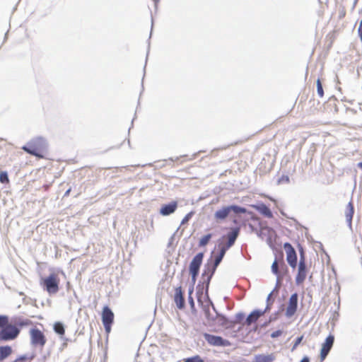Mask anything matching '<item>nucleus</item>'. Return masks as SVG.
<instances>
[{
  "mask_svg": "<svg viewBox=\"0 0 362 362\" xmlns=\"http://www.w3.org/2000/svg\"><path fill=\"white\" fill-rule=\"evenodd\" d=\"M47 146L46 140L42 137H37L32 139L26 145L23 146L22 149L32 156L42 158V153L46 151Z\"/></svg>",
  "mask_w": 362,
  "mask_h": 362,
  "instance_id": "f257e3e1",
  "label": "nucleus"
},
{
  "mask_svg": "<svg viewBox=\"0 0 362 362\" xmlns=\"http://www.w3.org/2000/svg\"><path fill=\"white\" fill-rule=\"evenodd\" d=\"M246 211L247 209L245 207L238 205L225 206L214 213V218L216 221H223L229 216L231 214L237 215L245 214Z\"/></svg>",
  "mask_w": 362,
  "mask_h": 362,
  "instance_id": "f03ea898",
  "label": "nucleus"
},
{
  "mask_svg": "<svg viewBox=\"0 0 362 362\" xmlns=\"http://www.w3.org/2000/svg\"><path fill=\"white\" fill-rule=\"evenodd\" d=\"M20 329L16 326L9 324L2 327L0 330V341L14 340L20 334Z\"/></svg>",
  "mask_w": 362,
  "mask_h": 362,
  "instance_id": "7ed1b4c3",
  "label": "nucleus"
},
{
  "mask_svg": "<svg viewBox=\"0 0 362 362\" xmlns=\"http://www.w3.org/2000/svg\"><path fill=\"white\" fill-rule=\"evenodd\" d=\"M217 267H214V264L209 260H207L206 263L204 266L202 278L203 279V284H205L206 293H208L209 284L211 279L214 274Z\"/></svg>",
  "mask_w": 362,
  "mask_h": 362,
  "instance_id": "20e7f679",
  "label": "nucleus"
},
{
  "mask_svg": "<svg viewBox=\"0 0 362 362\" xmlns=\"http://www.w3.org/2000/svg\"><path fill=\"white\" fill-rule=\"evenodd\" d=\"M44 289L49 294L56 293L59 291V279L55 274H51L42 279Z\"/></svg>",
  "mask_w": 362,
  "mask_h": 362,
  "instance_id": "39448f33",
  "label": "nucleus"
},
{
  "mask_svg": "<svg viewBox=\"0 0 362 362\" xmlns=\"http://www.w3.org/2000/svg\"><path fill=\"white\" fill-rule=\"evenodd\" d=\"M204 339L211 346L226 347L231 345V343L221 336H216L209 333L203 334Z\"/></svg>",
  "mask_w": 362,
  "mask_h": 362,
  "instance_id": "423d86ee",
  "label": "nucleus"
},
{
  "mask_svg": "<svg viewBox=\"0 0 362 362\" xmlns=\"http://www.w3.org/2000/svg\"><path fill=\"white\" fill-rule=\"evenodd\" d=\"M114 321V313L108 306H105L102 312V322L107 333L110 332Z\"/></svg>",
  "mask_w": 362,
  "mask_h": 362,
  "instance_id": "0eeeda50",
  "label": "nucleus"
},
{
  "mask_svg": "<svg viewBox=\"0 0 362 362\" xmlns=\"http://www.w3.org/2000/svg\"><path fill=\"white\" fill-rule=\"evenodd\" d=\"M30 342L33 346L40 345L44 346L46 344V338L43 332L37 328H32L30 330Z\"/></svg>",
  "mask_w": 362,
  "mask_h": 362,
  "instance_id": "6e6552de",
  "label": "nucleus"
},
{
  "mask_svg": "<svg viewBox=\"0 0 362 362\" xmlns=\"http://www.w3.org/2000/svg\"><path fill=\"white\" fill-rule=\"evenodd\" d=\"M239 232V228H233L226 235L227 242L226 243H223L222 242L218 243L220 249H224L226 252V251L235 244V240L238 237Z\"/></svg>",
  "mask_w": 362,
  "mask_h": 362,
  "instance_id": "1a4fd4ad",
  "label": "nucleus"
},
{
  "mask_svg": "<svg viewBox=\"0 0 362 362\" xmlns=\"http://www.w3.org/2000/svg\"><path fill=\"white\" fill-rule=\"evenodd\" d=\"M239 232V228H233L226 235L227 242L226 243H223L222 242L218 243L220 249H224L226 252V251L235 244V240L238 237Z\"/></svg>",
  "mask_w": 362,
  "mask_h": 362,
  "instance_id": "9d476101",
  "label": "nucleus"
},
{
  "mask_svg": "<svg viewBox=\"0 0 362 362\" xmlns=\"http://www.w3.org/2000/svg\"><path fill=\"white\" fill-rule=\"evenodd\" d=\"M284 248L286 252V260L292 268H296L297 265V254L293 247L289 243L284 244Z\"/></svg>",
  "mask_w": 362,
  "mask_h": 362,
  "instance_id": "9b49d317",
  "label": "nucleus"
},
{
  "mask_svg": "<svg viewBox=\"0 0 362 362\" xmlns=\"http://www.w3.org/2000/svg\"><path fill=\"white\" fill-rule=\"evenodd\" d=\"M334 342V337L332 334H329L326 339L325 342L322 345V349L320 351V359L321 361H324L327 355L329 354L330 350L332 349L333 344Z\"/></svg>",
  "mask_w": 362,
  "mask_h": 362,
  "instance_id": "f8f14e48",
  "label": "nucleus"
},
{
  "mask_svg": "<svg viewBox=\"0 0 362 362\" xmlns=\"http://www.w3.org/2000/svg\"><path fill=\"white\" fill-rule=\"evenodd\" d=\"M298 296L297 293H293L288 300V304L286 310V316L291 317L296 313L298 308Z\"/></svg>",
  "mask_w": 362,
  "mask_h": 362,
  "instance_id": "ddd939ff",
  "label": "nucleus"
},
{
  "mask_svg": "<svg viewBox=\"0 0 362 362\" xmlns=\"http://www.w3.org/2000/svg\"><path fill=\"white\" fill-rule=\"evenodd\" d=\"M204 258V253L199 252L197 253L192 259L189 264V273L195 274V273L199 272V269L202 265V261Z\"/></svg>",
  "mask_w": 362,
  "mask_h": 362,
  "instance_id": "4468645a",
  "label": "nucleus"
},
{
  "mask_svg": "<svg viewBox=\"0 0 362 362\" xmlns=\"http://www.w3.org/2000/svg\"><path fill=\"white\" fill-rule=\"evenodd\" d=\"M210 303L212 305L213 310L216 313V317H217V321H218V325H220L223 327H225L226 328L233 327L234 325V322H233L232 320H229L225 315L218 313L216 311L213 303L211 301H210Z\"/></svg>",
  "mask_w": 362,
  "mask_h": 362,
  "instance_id": "2eb2a0df",
  "label": "nucleus"
},
{
  "mask_svg": "<svg viewBox=\"0 0 362 362\" xmlns=\"http://www.w3.org/2000/svg\"><path fill=\"white\" fill-rule=\"evenodd\" d=\"M177 208V202L176 201L171 202L168 204H163L160 209V214L163 216H169L173 214Z\"/></svg>",
  "mask_w": 362,
  "mask_h": 362,
  "instance_id": "dca6fc26",
  "label": "nucleus"
},
{
  "mask_svg": "<svg viewBox=\"0 0 362 362\" xmlns=\"http://www.w3.org/2000/svg\"><path fill=\"white\" fill-rule=\"evenodd\" d=\"M354 214V207L352 202H349L344 209V216L349 228L352 230V218Z\"/></svg>",
  "mask_w": 362,
  "mask_h": 362,
  "instance_id": "f3484780",
  "label": "nucleus"
},
{
  "mask_svg": "<svg viewBox=\"0 0 362 362\" xmlns=\"http://www.w3.org/2000/svg\"><path fill=\"white\" fill-rule=\"evenodd\" d=\"M174 300L178 309L182 310L185 308V301L181 286L175 288Z\"/></svg>",
  "mask_w": 362,
  "mask_h": 362,
  "instance_id": "a211bd4d",
  "label": "nucleus"
},
{
  "mask_svg": "<svg viewBox=\"0 0 362 362\" xmlns=\"http://www.w3.org/2000/svg\"><path fill=\"white\" fill-rule=\"evenodd\" d=\"M307 275V266L306 264H298V274L296 276V283L300 285L304 282Z\"/></svg>",
  "mask_w": 362,
  "mask_h": 362,
  "instance_id": "6ab92c4d",
  "label": "nucleus"
},
{
  "mask_svg": "<svg viewBox=\"0 0 362 362\" xmlns=\"http://www.w3.org/2000/svg\"><path fill=\"white\" fill-rule=\"evenodd\" d=\"M266 313V310H255L246 318L245 324L250 325L255 322L262 315Z\"/></svg>",
  "mask_w": 362,
  "mask_h": 362,
  "instance_id": "aec40b11",
  "label": "nucleus"
},
{
  "mask_svg": "<svg viewBox=\"0 0 362 362\" xmlns=\"http://www.w3.org/2000/svg\"><path fill=\"white\" fill-rule=\"evenodd\" d=\"M272 271L276 276V283L274 290H277L280 288L281 281L283 279V275H281L280 274L279 266L276 260H274V262H273V264L272 265Z\"/></svg>",
  "mask_w": 362,
  "mask_h": 362,
  "instance_id": "412c9836",
  "label": "nucleus"
},
{
  "mask_svg": "<svg viewBox=\"0 0 362 362\" xmlns=\"http://www.w3.org/2000/svg\"><path fill=\"white\" fill-rule=\"evenodd\" d=\"M256 209L261 214H262L265 217L269 218L273 217L272 211L264 204H260L259 205L257 206Z\"/></svg>",
  "mask_w": 362,
  "mask_h": 362,
  "instance_id": "4be33fe9",
  "label": "nucleus"
},
{
  "mask_svg": "<svg viewBox=\"0 0 362 362\" xmlns=\"http://www.w3.org/2000/svg\"><path fill=\"white\" fill-rule=\"evenodd\" d=\"M225 255H226L225 250L220 249L218 254L215 257L214 259H212V257H211L208 260H209L211 263H213L214 267H218L219 264L221 262L223 258L224 257Z\"/></svg>",
  "mask_w": 362,
  "mask_h": 362,
  "instance_id": "5701e85b",
  "label": "nucleus"
},
{
  "mask_svg": "<svg viewBox=\"0 0 362 362\" xmlns=\"http://www.w3.org/2000/svg\"><path fill=\"white\" fill-rule=\"evenodd\" d=\"M12 353V349L10 346H0V361H4Z\"/></svg>",
  "mask_w": 362,
  "mask_h": 362,
  "instance_id": "b1692460",
  "label": "nucleus"
},
{
  "mask_svg": "<svg viewBox=\"0 0 362 362\" xmlns=\"http://www.w3.org/2000/svg\"><path fill=\"white\" fill-rule=\"evenodd\" d=\"M274 360V356L272 354H259L255 356L256 362H272Z\"/></svg>",
  "mask_w": 362,
  "mask_h": 362,
  "instance_id": "393cba45",
  "label": "nucleus"
},
{
  "mask_svg": "<svg viewBox=\"0 0 362 362\" xmlns=\"http://www.w3.org/2000/svg\"><path fill=\"white\" fill-rule=\"evenodd\" d=\"M53 329L54 331L61 337H62L65 333L64 325L60 322H55L54 324Z\"/></svg>",
  "mask_w": 362,
  "mask_h": 362,
  "instance_id": "a878e982",
  "label": "nucleus"
},
{
  "mask_svg": "<svg viewBox=\"0 0 362 362\" xmlns=\"http://www.w3.org/2000/svg\"><path fill=\"white\" fill-rule=\"evenodd\" d=\"M32 323V322L28 319H22V318H17L14 320V325L15 326L23 327L30 325Z\"/></svg>",
  "mask_w": 362,
  "mask_h": 362,
  "instance_id": "bb28decb",
  "label": "nucleus"
},
{
  "mask_svg": "<svg viewBox=\"0 0 362 362\" xmlns=\"http://www.w3.org/2000/svg\"><path fill=\"white\" fill-rule=\"evenodd\" d=\"M211 238V234H210V233L206 234V235H204L203 237H202V238L200 239L199 243V246L204 247V246L206 245L209 243Z\"/></svg>",
  "mask_w": 362,
  "mask_h": 362,
  "instance_id": "cd10ccee",
  "label": "nucleus"
},
{
  "mask_svg": "<svg viewBox=\"0 0 362 362\" xmlns=\"http://www.w3.org/2000/svg\"><path fill=\"white\" fill-rule=\"evenodd\" d=\"M279 289L277 290H273L267 296V306L265 308V309L264 310H266V312H267L268 310H270V305L271 304L274 302V300H272V296L274 292L275 291H278Z\"/></svg>",
  "mask_w": 362,
  "mask_h": 362,
  "instance_id": "c85d7f7f",
  "label": "nucleus"
},
{
  "mask_svg": "<svg viewBox=\"0 0 362 362\" xmlns=\"http://www.w3.org/2000/svg\"><path fill=\"white\" fill-rule=\"evenodd\" d=\"M9 322L8 317L6 315H0V328L1 329L2 327L7 325V324Z\"/></svg>",
  "mask_w": 362,
  "mask_h": 362,
  "instance_id": "c756f323",
  "label": "nucleus"
},
{
  "mask_svg": "<svg viewBox=\"0 0 362 362\" xmlns=\"http://www.w3.org/2000/svg\"><path fill=\"white\" fill-rule=\"evenodd\" d=\"M317 92L318 95L322 98L324 95L323 88L320 79L317 80Z\"/></svg>",
  "mask_w": 362,
  "mask_h": 362,
  "instance_id": "7c9ffc66",
  "label": "nucleus"
},
{
  "mask_svg": "<svg viewBox=\"0 0 362 362\" xmlns=\"http://www.w3.org/2000/svg\"><path fill=\"white\" fill-rule=\"evenodd\" d=\"M184 362H204V360L198 355L188 358Z\"/></svg>",
  "mask_w": 362,
  "mask_h": 362,
  "instance_id": "2f4dec72",
  "label": "nucleus"
},
{
  "mask_svg": "<svg viewBox=\"0 0 362 362\" xmlns=\"http://www.w3.org/2000/svg\"><path fill=\"white\" fill-rule=\"evenodd\" d=\"M8 173L6 171H2L0 173V182L1 183H6L8 182Z\"/></svg>",
  "mask_w": 362,
  "mask_h": 362,
  "instance_id": "473e14b6",
  "label": "nucleus"
},
{
  "mask_svg": "<svg viewBox=\"0 0 362 362\" xmlns=\"http://www.w3.org/2000/svg\"><path fill=\"white\" fill-rule=\"evenodd\" d=\"M194 215V211H190L188 214L185 215V216L183 218V219L181 221V225H184L187 223L192 217Z\"/></svg>",
  "mask_w": 362,
  "mask_h": 362,
  "instance_id": "72a5a7b5",
  "label": "nucleus"
},
{
  "mask_svg": "<svg viewBox=\"0 0 362 362\" xmlns=\"http://www.w3.org/2000/svg\"><path fill=\"white\" fill-rule=\"evenodd\" d=\"M245 318V314L243 313H238L235 315V320L233 321L234 324L240 322Z\"/></svg>",
  "mask_w": 362,
  "mask_h": 362,
  "instance_id": "f704fd0d",
  "label": "nucleus"
},
{
  "mask_svg": "<svg viewBox=\"0 0 362 362\" xmlns=\"http://www.w3.org/2000/svg\"><path fill=\"white\" fill-rule=\"evenodd\" d=\"M299 252H300V260H299V263L298 264L303 263V264H305V253H304L303 250L302 248H300Z\"/></svg>",
  "mask_w": 362,
  "mask_h": 362,
  "instance_id": "c9c22d12",
  "label": "nucleus"
},
{
  "mask_svg": "<svg viewBox=\"0 0 362 362\" xmlns=\"http://www.w3.org/2000/svg\"><path fill=\"white\" fill-rule=\"evenodd\" d=\"M204 314H205L206 317L209 320H214V317L213 316H211V314H210V310H209V307H205L204 308Z\"/></svg>",
  "mask_w": 362,
  "mask_h": 362,
  "instance_id": "e433bc0d",
  "label": "nucleus"
},
{
  "mask_svg": "<svg viewBox=\"0 0 362 362\" xmlns=\"http://www.w3.org/2000/svg\"><path fill=\"white\" fill-rule=\"evenodd\" d=\"M288 182H289V177L288 175H282L278 180V184L288 183Z\"/></svg>",
  "mask_w": 362,
  "mask_h": 362,
  "instance_id": "4c0bfd02",
  "label": "nucleus"
},
{
  "mask_svg": "<svg viewBox=\"0 0 362 362\" xmlns=\"http://www.w3.org/2000/svg\"><path fill=\"white\" fill-rule=\"evenodd\" d=\"M282 334V331L279 329V330H276L274 332H273L272 334H271V337L272 338H276V337H279V336H281Z\"/></svg>",
  "mask_w": 362,
  "mask_h": 362,
  "instance_id": "58836bf2",
  "label": "nucleus"
},
{
  "mask_svg": "<svg viewBox=\"0 0 362 362\" xmlns=\"http://www.w3.org/2000/svg\"><path fill=\"white\" fill-rule=\"evenodd\" d=\"M188 302H189V304L192 310L194 309L195 304H194V301L192 296H188Z\"/></svg>",
  "mask_w": 362,
  "mask_h": 362,
  "instance_id": "ea45409f",
  "label": "nucleus"
},
{
  "mask_svg": "<svg viewBox=\"0 0 362 362\" xmlns=\"http://www.w3.org/2000/svg\"><path fill=\"white\" fill-rule=\"evenodd\" d=\"M303 339V336L301 337H298L296 338V341H295V343L293 344V349H296V346L300 344L301 341Z\"/></svg>",
  "mask_w": 362,
  "mask_h": 362,
  "instance_id": "a19ab883",
  "label": "nucleus"
},
{
  "mask_svg": "<svg viewBox=\"0 0 362 362\" xmlns=\"http://www.w3.org/2000/svg\"><path fill=\"white\" fill-rule=\"evenodd\" d=\"M28 359L27 355H21L18 358H17L14 362L23 361Z\"/></svg>",
  "mask_w": 362,
  "mask_h": 362,
  "instance_id": "79ce46f5",
  "label": "nucleus"
},
{
  "mask_svg": "<svg viewBox=\"0 0 362 362\" xmlns=\"http://www.w3.org/2000/svg\"><path fill=\"white\" fill-rule=\"evenodd\" d=\"M358 32V35H359L361 40H362V20L360 22Z\"/></svg>",
  "mask_w": 362,
  "mask_h": 362,
  "instance_id": "37998d69",
  "label": "nucleus"
},
{
  "mask_svg": "<svg viewBox=\"0 0 362 362\" xmlns=\"http://www.w3.org/2000/svg\"><path fill=\"white\" fill-rule=\"evenodd\" d=\"M190 274L192 276V285L194 286L196 282L197 277L199 273H195L194 275H193V274Z\"/></svg>",
  "mask_w": 362,
  "mask_h": 362,
  "instance_id": "c03bdc74",
  "label": "nucleus"
},
{
  "mask_svg": "<svg viewBox=\"0 0 362 362\" xmlns=\"http://www.w3.org/2000/svg\"><path fill=\"white\" fill-rule=\"evenodd\" d=\"M277 314H278V313H276L274 316L272 315L269 318V322H266L264 325H267L270 322H272V320H274L276 318Z\"/></svg>",
  "mask_w": 362,
  "mask_h": 362,
  "instance_id": "a18cd8bd",
  "label": "nucleus"
},
{
  "mask_svg": "<svg viewBox=\"0 0 362 362\" xmlns=\"http://www.w3.org/2000/svg\"><path fill=\"white\" fill-rule=\"evenodd\" d=\"M193 291H194V286L192 285V286H190L188 290V296H189V295H190V296H192Z\"/></svg>",
  "mask_w": 362,
  "mask_h": 362,
  "instance_id": "49530a36",
  "label": "nucleus"
},
{
  "mask_svg": "<svg viewBox=\"0 0 362 362\" xmlns=\"http://www.w3.org/2000/svg\"><path fill=\"white\" fill-rule=\"evenodd\" d=\"M300 362H310V358L308 356H304L303 359Z\"/></svg>",
  "mask_w": 362,
  "mask_h": 362,
  "instance_id": "de8ad7c7",
  "label": "nucleus"
},
{
  "mask_svg": "<svg viewBox=\"0 0 362 362\" xmlns=\"http://www.w3.org/2000/svg\"><path fill=\"white\" fill-rule=\"evenodd\" d=\"M281 268L282 269H286V265L284 264V262H282L280 265Z\"/></svg>",
  "mask_w": 362,
  "mask_h": 362,
  "instance_id": "09e8293b",
  "label": "nucleus"
},
{
  "mask_svg": "<svg viewBox=\"0 0 362 362\" xmlns=\"http://www.w3.org/2000/svg\"><path fill=\"white\" fill-rule=\"evenodd\" d=\"M71 192V188L68 189L66 192L64 193V196H68Z\"/></svg>",
  "mask_w": 362,
  "mask_h": 362,
  "instance_id": "8fccbe9b",
  "label": "nucleus"
},
{
  "mask_svg": "<svg viewBox=\"0 0 362 362\" xmlns=\"http://www.w3.org/2000/svg\"><path fill=\"white\" fill-rule=\"evenodd\" d=\"M358 167L362 170V162L358 163Z\"/></svg>",
  "mask_w": 362,
  "mask_h": 362,
  "instance_id": "3c124183",
  "label": "nucleus"
},
{
  "mask_svg": "<svg viewBox=\"0 0 362 362\" xmlns=\"http://www.w3.org/2000/svg\"><path fill=\"white\" fill-rule=\"evenodd\" d=\"M153 1H154V2H155V4H156L159 1V0H153Z\"/></svg>",
  "mask_w": 362,
  "mask_h": 362,
  "instance_id": "603ef678",
  "label": "nucleus"
},
{
  "mask_svg": "<svg viewBox=\"0 0 362 362\" xmlns=\"http://www.w3.org/2000/svg\"><path fill=\"white\" fill-rule=\"evenodd\" d=\"M199 287H200V284H198V285H197V289H198V291H199Z\"/></svg>",
  "mask_w": 362,
  "mask_h": 362,
  "instance_id": "864d4df0",
  "label": "nucleus"
},
{
  "mask_svg": "<svg viewBox=\"0 0 362 362\" xmlns=\"http://www.w3.org/2000/svg\"><path fill=\"white\" fill-rule=\"evenodd\" d=\"M360 110H362V103L360 104Z\"/></svg>",
  "mask_w": 362,
  "mask_h": 362,
  "instance_id": "5fc2aeb1",
  "label": "nucleus"
}]
</instances>
